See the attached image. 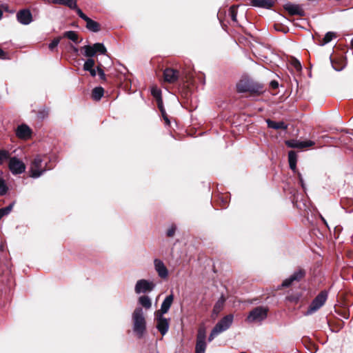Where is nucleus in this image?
<instances>
[{"instance_id": "20e7f679", "label": "nucleus", "mask_w": 353, "mask_h": 353, "mask_svg": "<svg viewBox=\"0 0 353 353\" xmlns=\"http://www.w3.org/2000/svg\"><path fill=\"white\" fill-rule=\"evenodd\" d=\"M268 311V308L258 306L250 311L246 320L248 323H261L267 318Z\"/></svg>"}, {"instance_id": "c03bdc74", "label": "nucleus", "mask_w": 353, "mask_h": 353, "mask_svg": "<svg viewBox=\"0 0 353 353\" xmlns=\"http://www.w3.org/2000/svg\"><path fill=\"white\" fill-rule=\"evenodd\" d=\"M298 176H299V181H300V183H301V186H302L303 188H304V183H303V178H302V175H301V174L299 172V173H298Z\"/></svg>"}, {"instance_id": "39448f33", "label": "nucleus", "mask_w": 353, "mask_h": 353, "mask_svg": "<svg viewBox=\"0 0 353 353\" xmlns=\"http://www.w3.org/2000/svg\"><path fill=\"white\" fill-rule=\"evenodd\" d=\"M327 299V291H321L312 301L310 305L306 314H312L319 310L325 303Z\"/></svg>"}, {"instance_id": "58836bf2", "label": "nucleus", "mask_w": 353, "mask_h": 353, "mask_svg": "<svg viewBox=\"0 0 353 353\" xmlns=\"http://www.w3.org/2000/svg\"><path fill=\"white\" fill-rule=\"evenodd\" d=\"M176 231V227L174 225H172L168 230H167L166 234L169 237H172L174 235Z\"/></svg>"}, {"instance_id": "6e6552de", "label": "nucleus", "mask_w": 353, "mask_h": 353, "mask_svg": "<svg viewBox=\"0 0 353 353\" xmlns=\"http://www.w3.org/2000/svg\"><path fill=\"white\" fill-rule=\"evenodd\" d=\"M43 159L40 156H37L30 165V176L34 179L40 177L46 171V168L42 167Z\"/></svg>"}, {"instance_id": "aec40b11", "label": "nucleus", "mask_w": 353, "mask_h": 353, "mask_svg": "<svg viewBox=\"0 0 353 353\" xmlns=\"http://www.w3.org/2000/svg\"><path fill=\"white\" fill-rule=\"evenodd\" d=\"M272 0H251L250 5L254 7L270 9L274 6Z\"/></svg>"}, {"instance_id": "7c9ffc66", "label": "nucleus", "mask_w": 353, "mask_h": 353, "mask_svg": "<svg viewBox=\"0 0 353 353\" xmlns=\"http://www.w3.org/2000/svg\"><path fill=\"white\" fill-rule=\"evenodd\" d=\"M94 64V60L92 58H89L85 61L83 64V70L85 71L90 70L93 68Z\"/></svg>"}, {"instance_id": "c9c22d12", "label": "nucleus", "mask_w": 353, "mask_h": 353, "mask_svg": "<svg viewBox=\"0 0 353 353\" xmlns=\"http://www.w3.org/2000/svg\"><path fill=\"white\" fill-rule=\"evenodd\" d=\"M9 157V152L6 150H0V165Z\"/></svg>"}, {"instance_id": "a211bd4d", "label": "nucleus", "mask_w": 353, "mask_h": 353, "mask_svg": "<svg viewBox=\"0 0 353 353\" xmlns=\"http://www.w3.org/2000/svg\"><path fill=\"white\" fill-rule=\"evenodd\" d=\"M17 137L21 139H28L31 137L32 130L26 124L19 125L15 131Z\"/></svg>"}, {"instance_id": "6ab92c4d", "label": "nucleus", "mask_w": 353, "mask_h": 353, "mask_svg": "<svg viewBox=\"0 0 353 353\" xmlns=\"http://www.w3.org/2000/svg\"><path fill=\"white\" fill-rule=\"evenodd\" d=\"M174 295L172 294L167 296L161 303L160 310L156 311L154 314L163 315L167 313L172 305Z\"/></svg>"}, {"instance_id": "09e8293b", "label": "nucleus", "mask_w": 353, "mask_h": 353, "mask_svg": "<svg viewBox=\"0 0 353 353\" xmlns=\"http://www.w3.org/2000/svg\"><path fill=\"white\" fill-rule=\"evenodd\" d=\"M320 217H321V219L322 220V221H323V223H324L327 226H328L326 220L325 219V218H324L322 215H321V214H320Z\"/></svg>"}, {"instance_id": "f257e3e1", "label": "nucleus", "mask_w": 353, "mask_h": 353, "mask_svg": "<svg viewBox=\"0 0 353 353\" xmlns=\"http://www.w3.org/2000/svg\"><path fill=\"white\" fill-rule=\"evenodd\" d=\"M132 318L133 332L139 339H141L146 331V321L143 309L140 307L135 308Z\"/></svg>"}, {"instance_id": "c756f323", "label": "nucleus", "mask_w": 353, "mask_h": 353, "mask_svg": "<svg viewBox=\"0 0 353 353\" xmlns=\"http://www.w3.org/2000/svg\"><path fill=\"white\" fill-rule=\"evenodd\" d=\"M8 190V188L6 183L5 180L0 176V195H5Z\"/></svg>"}, {"instance_id": "ddd939ff", "label": "nucleus", "mask_w": 353, "mask_h": 353, "mask_svg": "<svg viewBox=\"0 0 353 353\" xmlns=\"http://www.w3.org/2000/svg\"><path fill=\"white\" fill-rule=\"evenodd\" d=\"M154 267L160 278L163 279L168 278L169 274L168 270L161 259H155L154 260Z\"/></svg>"}, {"instance_id": "473e14b6", "label": "nucleus", "mask_w": 353, "mask_h": 353, "mask_svg": "<svg viewBox=\"0 0 353 353\" xmlns=\"http://www.w3.org/2000/svg\"><path fill=\"white\" fill-rule=\"evenodd\" d=\"M151 93H152V96L156 99L157 101L162 99L161 91L159 88H157L156 87L152 88L151 90Z\"/></svg>"}, {"instance_id": "393cba45", "label": "nucleus", "mask_w": 353, "mask_h": 353, "mask_svg": "<svg viewBox=\"0 0 353 353\" xmlns=\"http://www.w3.org/2000/svg\"><path fill=\"white\" fill-rule=\"evenodd\" d=\"M332 68L336 71H341L345 68V63L343 60H334L330 57Z\"/></svg>"}, {"instance_id": "4468645a", "label": "nucleus", "mask_w": 353, "mask_h": 353, "mask_svg": "<svg viewBox=\"0 0 353 353\" xmlns=\"http://www.w3.org/2000/svg\"><path fill=\"white\" fill-rule=\"evenodd\" d=\"M286 145L291 148H299L303 149L313 146L315 143L312 141H300L296 139L288 140L285 142Z\"/></svg>"}, {"instance_id": "a878e982", "label": "nucleus", "mask_w": 353, "mask_h": 353, "mask_svg": "<svg viewBox=\"0 0 353 353\" xmlns=\"http://www.w3.org/2000/svg\"><path fill=\"white\" fill-rule=\"evenodd\" d=\"M63 37L69 39L70 40L74 41L76 43H79L78 34L74 31H67L64 32Z\"/></svg>"}, {"instance_id": "a19ab883", "label": "nucleus", "mask_w": 353, "mask_h": 353, "mask_svg": "<svg viewBox=\"0 0 353 353\" xmlns=\"http://www.w3.org/2000/svg\"><path fill=\"white\" fill-rule=\"evenodd\" d=\"M157 105H158V108H159V110L161 111V110H165L163 108L162 99L157 100Z\"/></svg>"}, {"instance_id": "603ef678", "label": "nucleus", "mask_w": 353, "mask_h": 353, "mask_svg": "<svg viewBox=\"0 0 353 353\" xmlns=\"http://www.w3.org/2000/svg\"><path fill=\"white\" fill-rule=\"evenodd\" d=\"M4 248L3 245H0V251H3Z\"/></svg>"}, {"instance_id": "423d86ee", "label": "nucleus", "mask_w": 353, "mask_h": 353, "mask_svg": "<svg viewBox=\"0 0 353 353\" xmlns=\"http://www.w3.org/2000/svg\"><path fill=\"white\" fill-rule=\"evenodd\" d=\"M156 284L154 281L147 279H139L137 281L134 286V292L136 294H145L154 290Z\"/></svg>"}, {"instance_id": "5701e85b", "label": "nucleus", "mask_w": 353, "mask_h": 353, "mask_svg": "<svg viewBox=\"0 0 353 353\" xmlns=\"http://www.w3.org/2000/svg\"><path fill=\"white\" fill-rule=\"evenodd\" d=\"M139 303L145 309H150L152 307V301L148 296H141L138 299Z\"/></svg>"}, {"instance_id": "5fc2aeb1", "label": "nucleus", "mask_w": 353, "mask_h": 353, "mask_svg": "<svg viewBox=\"0 0 353 353\" xmlns=\"http://www.w3.org/2000/svg\"><path fill=\"white\" fill-rule=\"evenodd\" d=\"M351 46H352V47L353 48V38H352V40H351Z\"/></svg>"}, {"instance_id": "b1692460", "label": "nucleus", "mask_w": 353, "mask_h": 353, "mask_svg": "<svg viewBox=\"0 0 353 353\" xmlns=\"http://www.w3.org/2000/svg\"><path fill=\"white\" fill-rule=\"evenodd\" d=\"M103 93L104 90L102 87H96L92 90V97L95 101H99L103 97Z\"/></svg>"}, {"instance_id": "72a5a7b5", "label": "nucleus", "mask_w": 353, "mask_h": 353, "mask_svg": "<svg viewBox=\"0 0 353 353\" xmlns=\"http://www.w3.org/2000/svg\"><path fill=\"white\" fill-rule=\"evenodd\" d=\"M290 63H291V65L293 66V68L296 71H301V70L302 66H301V64L300 61L298 59L293 58L291 60Z\"/></svg>"}, {"instance_id": "f8f14e48", "label": "nucleus", "mask_w": 353, "mask_h": 353, "mask_svg": "<svg viewBox=\"0 0 353 353\" xmlns=\"http://www.w3.org/2000/svg\"><path fill=\"white\" fill-rule=\"evenodd\" d=\"M78 16L86 22V28L91 32H97L100 30V25L87 17L81 9H77Z\"/></svg>"}, {"instance_id": "e433bc0d", "label": "nucleus", "mask_w": 353, "mask_h": 353, "mask_svg": "<svg viewBox=\"0 0 353 353\" xmlns=\"http://www.w3.org/2000/svg\"><path fill=\"white\" fill-rule=\"evenodd\" d=\"M229 12H230V15L231 17L232 20L233 21L236 22V16H237V13L236 11V7L234 6H231L229 10Z\"/></svg>"}, {"instance_id": "2f4dec72", "label": "nucleus", "mask_w": 353, "mask_h": 353, "mask_svg": "<svg viewBox=\"0 0 353 353\" xmlns=\"http://www.w3.org/2000/svg\"><path fill=\"white\" fill-rule=\"evenodd\" d=\"M297 156L294 151L291 150L288 152L289 165L296 163Z\"/></svg>"}, {"instance_id": "9b49d317", "label": "nucleus", "mask_w": 353, "mask_h": 353, "mask_svg": "<svg viewBox=\"0 0 353 353\" xmlns=\"http://www.w3.org/2000/svg\"><path fill=\"white\" fill-rule=\"evenodd\" d=\"M154 316L157 321V329L163 336L168 331L170 319H167L164 317L163 315L158 314H154Z\"/></svg>"}, {"instance_id": "4c0bfd02", "label": "nucleus", "mask_w": 353, "mask_h": 353, "mask_svg": "<svg viewBox=\"0 0 353 353\" xmlns=\"http://www.w3.org/2000/svg\"><path fill=\"white\" fill-rule=\"evenodd\" d=\"M60 40H61L60 37H57V38L54 39L52 41V42L49 44V46H48L49 49L51 50H53L54 48H55L59 45Z\"/></svg>"}, {"instance_id": "7ed1b4c3", "label": "nucleus", "mask_w": 353, "mask_h": 353, "mask_svg": "<svg viewBox=\"0 0 353 353\" xmlns=\"http://www.w3.org/2000/svg\"><path fill=\"white\" fill-rule=\"evenodd\" d=\"M233 319L234 316L232 314H228L223 317L212 330L208 337V341L211 342L219 334L228 330L232 324Z\"/></svg>"}, {"instance_id": "412c9836", "label": "nucleus", "mask_w": 353, "mask_h": 353, "mask_svg": "<svg viewBox=\"0 0 353 353\" xmlns=\"http://www.w3.org/2000/svg\"><path fill=\"white\" fill-rule=\"evenodd\" d=\"M49 2L68 6L70 9H74L77 12V9H79L77 6V0H48Z\"/></svg>"}, {"instance_id": "9d476101", "label": "nucleus", "mask_w": 353, "mask_h": 353, "mask_svg": "<svg viewBox=\"0 0 353 353\" xmlns=\"http://www.w3.org/2000/svg\"><path fill=\"white\" fill-rule=\"evenodd\" d=\"M8 168L14 175L22 174L26 170L25 163L16 157L10 158Z\"/></svg>"}, {"instance_id": "ea45409f", "label": "nucleus", "mask_w": 353, "mask_h": 353, "mask_svg": "<svg viewBox=\"0 0 353 353\" xmlns=\"http://www.w3.org/2000/svg\"><path fill=\"white\" fill-rule=\"evenodd\" d=\"M97 72H98L99 77L101 79H105V73H104L103 70L100 67H97Z\"/></svg>"}, {"instance_id": "3c124183", "label": "nucleus", "mask_w": 353, "mask_h": 353, "mask_svg": "<svg viewBox=\"0 0 353 353\" xmlns=\"http://www.w3.org/2000/svg\"><path fill=\"white\" fill-rule=\"evenodd\" d=\"M72 48L75 53H78L79 50L77 48H76L75 46H72Z\"/></svg>"}, {"instance_id": "a18cd8bd", "label": "nucleus", "mask_w": 353, "mask_h": 353, "mask_svg": "<svg viewBox=\"0 0 353 353\" xmlns=\"http://www.w3.org/2000/svg\"><path fill=\"white\" fill-rule=\"evenodd\" d=\"M88 71L90 72V75L93 77L97 75V71L94 68H92L90 70H88Z\"/></svg>"}, {"instance_id": "864d4df0", "label": "nucleus", "mask_w": 353, "mask_h": 353, "mask_svg": "<svg viewBox=\"0 0 353 353\" xmlns=\"http://www.w3.org/2000/svg\"><path fill=\"white\" fill-rule=\"evenodd\" d=\"M2 16H3V12H2V11L0 10V19H1Z\"/></svg>"}, {"instance_id": "f03ea898", "label": "nucleus", "mask_w": 353, "mask_h": 353, "mask_svg": "<svg viewBox=\"0 0 353 353\" xmlns=\"http://www.w3.org/2000/svg\"><path fill=\"white\" fill-rule=\"evenodd\" d=\"M236 90L239 93L250 92L261 94L263 92L262 84L254 81L250 79H243L236 84Z\"/></svg>"}, {"instance_id": "8fccbe9b", "label": "nucleus", "mask_w": 353, "mask_h": 353, "mask_svg": "<svg viewBox=\"0 0 353 353\" xmlns=\"http://www.w3.org/2000/svg\"><path fill=\"white\" fill-rule=\"evenodd\" d=\"M160 112H161V115H162L163 118L164 117V116H167V114H166L165 110H161V111H160Z\"/></svg>"}, {"instance_id": "1a4fd4ad", "label": "nucleus", "mask_w": 353, "mask_h": 353, "mask_svg": "<svg viewBox=\"0 0 353 353\" xmlns=\"http://www.w3.org/2000/svg\"><path fill=\"white\" fill-rule=\"evenodd\" d=\"M206 330L204 326L200 327L196 335L195 353H205L207 344L205 343Z\"/></svg>"}, {"instance_id": "cd10ccee", "label": "nucleus", "mask_w": 353, "mask_h": 353, "mask_svg": "<svg viewBox=\"0 0 353 353\" xmlns=\"http://www.w3.org/2000/svg\"><path fill=\"white\" fill-rule=\"evenodd\" d=\"M336 37V34L333 32H328L325 34V37H323L321 45L324 46L329 42H330L334 38Z\"/></svg>"}, {"instance_id": "2eb2a0df", "label": "nucleus", "mask_w": 353, "mask_h": 353, "mask_svg": "<svg viewBox=\"0 0 353 353\" xmlns=\"http://www.w3.org/2000/svg\"><path fill=\"white\" fill-rule=\"evenodd\" d=\"M17 21L23 25H28L32 21V15L28 9L19 11L17 13Z\"/></svg>"}, {"instance_id": "6e6d98bb", "label": "nucleus", "mask_w": 353, "mask_h": 353, "mask_svg": "<svg viewBox=\"0 0 353 353\" xmlns=\"http://www.w3.org/2000/svg\"><path fill=\"white\" fill-rule=\"evenodd\" d=\"M241 353H246V352H241Z\"/></svg>"}, {"instance_id": "79ce46f5", "label": "nucleus", "mask_w": 353, "mask_h": 353, "mask_svg": "<svg viewBox=\"0 0 353 353\" xmlns=\"http://www.w3.org/2000/svg\"><path fill=\"white\" fill-rule=\"evenodd\" d=\"M270 84L273 89H276L279 87V83L276 81H272Z\"/></svg>"}, {"instance_id": "49530a36", "label": "nucleus", "mask_w": 353, "mask_h": 353, "mask_svg": "<svg viewBox=\"0 0 353 353\" xmlns=\"http://www.w3.org/2000/svg\"><path fill=\"white\" fill-rule=\"evenodd\" d=\"M290 169H291L292 171H294V172H296V163L290 165Z\"/></svg>"}, {"instance_id": "f3484780", "label": "nucleus", "mask_w": 353, "mask_h": 353, "mask_svg": "<svg viewBox=\"0 0 353 353\" xmlns=\"http://www.w3.org/2000/svg\"><path fill=\"white\" fill-rule=\"evenodd\" d=\"M164 80L170 83L176 82L179 78V72L173 68H166L163 71Z\"/></svg>"}, {"instance_id": "f704fd0d", "label": "nucleus", "mask_w": 353, "mask_h": 353, "mask_svg": "<svg viewBox=\"0 0 353 353\" xmlns=\"http://www.w3.org/2000/svg\"><path fill=\"white\" fill-rule=\"evenodd\" d=\"M293 282H294V280L292 276L291 275L290 277L287 278L282 282L281 287L288 288L292 284Z\"/></svg>"}, {"instance_id": "37998d69", "label": "nucleus", "mask_w": 353, "mask_h": 353, "mask_svg": "<svg viewBox=\"0 0 353 353\" xmlns=\"http://www.w3.org/2000/svg\"><path fill=\"white\" fill-rule=\"evenodd\" d=\"M0 59H6V54L5 52L0 48Z\"/></svg>"}, {"instance_id": "dca6fc26", "label": "nucleus", "mask_w": 353, "mask_h": 353, "mask_svg": "<svg viewBox=\"0 0 353 353\" xmlns=\"http://www.w3.org/2000/svg\"><path fill=\"white\" fill-rule=\"evenodd\" d=\"M283 8L290 15H299L301 17L305 15L304 10L299 5L288 2L284 4Z\"/></svg>"}, {"instance_id": "0eeeda50", "label": "nucleus", "mask_w": 353, "mask_h": 353, "mask_svg": "<svg viewBox=\"0 0 353 353\" xmlns=\"http://www.w3.org/2000/svg\"><path fill=\"white\" fill-rule=\"evenodd\" d=\"M85 57L92 58L97 53L105 54L107 52L106 48L101 43H96L92 46L87 45L81 48Z\"/></svg>"}, {"instance_id": "de8ad7c7", "label": "nucleus", "mask_w": 353, "mask_h": 353, "mask_svg": "<svg viewBox=\"0 0 353 353\" xmlns=\"http://www.w3.org/2000/svg\"><path fill=\"white\" fill-rule=\"evenodd\" d=\"M163 119H164L166 125H170V120L168 119V115L167 116H164Z\"/></svg>"}, {"instance_id": "4be33fe9", "label": "nucleus", "mask_w": 353, "mask_h": 353, "mask_svg": "<svg viewBox=\"0 0 353 353\" xmlns=\"http://www.w3.org/2000/svg\"><path fill=\"white\" fill-rule=\"evenodd\" d=\"M266 123L268 124V128H270L272 129L286 130L288 128V125H286L283 121L276 122V121H272L270 119H267Z\"/></svg>"}, {"instance_id": "bb28decb", "label": "nucleus", "mask_w": 353, "mask_h": 353, "mask_svg": "<svg viewBox=\"0 0 353 353\" xmlns=\"http://www.w3.org/2000/svg\"><path fill=\"white\" fill-rule=\"evenodd\" d=\"M305 275V271L303 269H299L295 271L292 274V277L294 281H301Z\"/></svg>"}, {"instance_id": "c85d7f7f", "label": "nucleus", "mask_w": 353, "mask_h": 353, "mask_svg": "<svg viewBox=\"0 0 353 353\" xmlns=\"http://www.w3.org/2000/svg\"><path fill=\"white\" fill-rule=\"evenodd\" d=\"M14 205V203H10L9 205L0 208V219L3 217L4 216H6L10 213L12 211L13 206Z\"/></svg>"}]
</instances>
